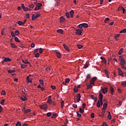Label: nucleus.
I'll return each mask as SVG.
<instances>
[{"label": "nucleus", "mask_w": 126, "mask_h": 126, "mask_svg": "<svg viewBox=\"0 0 126 126\" xmlns=\"http://www.w3.org/2000/svg\"><path fill=\"white\" fill-rule=\"evenodd\" d=\"M83 30H82L81 29H78L75 30V31H76V34L79 35V36H80V35H81L82 34Z\"/></svg>", "instance_id": "f257e3e1"}, {"label": "nucleus", "mask_w": 126, "mask_h": 126, "mask_svg": "<svg viewBox=\"0 0 126 126\" xmlns=\"http://www.w3.org/2000/svg\"><path fill=\"white\" fill-rule=\"evenodd\" d=\"M119 61H120V64H126V60L122 56L119 57Z\"/></svg>", "instance_id": "f03ea898"}, {"label": "nucleus", "mask_w": 126, "mask_h": 126, "mask_svg": "<svg viewBox=\"0 0 126 126\" xmlns=\"http://www.w3.org/2000/svg\"><path fill=\"white\" fill-rule=\"evenodd\" d=\"M102 105L103 100H98L96 104V106L97 107V108H100V106H102Z\"/></svg>", "instance_id": "7ed1b4c3"}, {"label": "nucleus", "mask_w": 126, "mask_h": 126, "mask_svg": "<svg viewBox=\"0 0 126 126\" xmlns=\"http://www.w3.org/2000/svg\"><path fill=\"white\" fill-rule=\"evenodd\" d=\"M96 80H97V78L96 77H93L90 81L91 84L94 85V84H95V82H94V81H96Z\"/></svg>", "instance_id": "20e7f679"}, {"label": "nucleus", "mask_w": 126, "mask_h": 126, "mask_svg": "<svg viewBox=\"0 0 126 126\" xmlns=\"http://www.w3.org/2000/svg\"><path fill=\"white\" fill-rule=\"evenodd\" d=\"M39 108H40V109H42V110H46V109L48 108V105L47 104L39 105Z\"/></svg>", "instance_id": "39448f33"}, {"label": "nucleus", "mask_w": 126, "mask_h": 126, "mask_svg": "<svg viewBox=\"0 0 126 126\" xmlns=\"http://www.w3.org/2000/svg\"><path fill=\"white\" fill-rule=\"evenodd\" d=\"M52 96L51 95L48 96V98L47 99V103H49V104H50V105H51V104H52Z\"/></svg>", "instance_id": "423d86ee"}, {"label": "nucleus", "mask_w": 126, "mask_h": 126, "mask_svg": "<svg viewBox=\"0 0 126 126\" xmlns=\"http://www.w3.org/2000/svg\"><path fill=\"white\" fill-rule=\"evenodd\" d=\"M118 69L119 75L121 76H123L124 75V73L123 72V71H122V70L120 68H118Z\"/></svg>", "instance_id": "0eeeda50"}, {"label": "nucleus", "mask_w": 126, "mask_h": 126, "mask_svg": "<svg viewBox=\"0 0 126 126\" xmlns=\"http://www.w3.org/2000/svg\"><path fill=\"white\" fill-rule=\"evenodd\" d=\"M63 46L64 47V48L65 49V50H66V51H67V52H69V48H68V46H66V45L65 44H63Z\"/></svg>", "instance_id": "6e6552de"}, {"label": "nucleus", "mask_w": 126, "mask_h": 126, "mask_svg": "<svg viewBox=\"0 0 126 126\" xmlns=\"http://www.w3.org/2000/svg\"><path fill=\"white\" fill-rule=\"evenodd\" d=\"M81 98V95H80V94H77V100L78 102H79L80 101V98Z\"/></svg>", "instance_id": "1a4fd4ad"}, {"label": "nucleus", "mask_w": 126, "mask_h": 126, "mask_svg": "<svg viewBox=\"0 0 126 126\" xmlns=\"http://www.w3.org/2000/svg\"><path fill=\"white\" fill-rule=\"evenodd\" d=\"M10 44L12 48H13L14 49H16V48H17V46H16V45H15L14 43H10Z\"/></svg>", "instance_id": "9d476101"}, {"label": "nucleus", "mask_w": 126, "mask_h": 126, "mask_svg": "<svg viewBox=\"0 0 126 126\" xmlns=\"http://www.w3.org/2000/svg\"><path fill=\"white\" fill-rule=\"evenodd\" d=\"M107 92H108V88H104L102 89V93L103 94L107 93Z\"/></svg>", "instance_id": "9b49d317"}, {"label": "nucleus", "mask_w": 126, "mask_h": 126, "mask_svg": "<svg viewBox=\"0 0 126 126\" xmlns=\"http://www.w3.org/2000/svg\"><path fill=\"white\" fill-rule=\"evenodd\" d=\"M103 108L102 109V110H105L106 109H107V107H108V104H107V103H104L103 105Z\"/></svg>", "instance_id": "f8f14e48"}, {"label": "nucleus", "mask_w": 126, "mask_h": 126, "mask_svg": "<svg viewBox=\"0 0 126 126\" xmlns=\"http://www.w3.org/2000/svg\"><path fill=\"white\" fill-rule=\"evenodd\" d=\"M20 99L22 100V101H26V100H27V98L25 97V95L21 96Z\"/></svg>", "instance_id": "ddd939ff"}, {"label": "nucleus", "mask_w": 126, "mask_h": 126, "mask_svg": "<svg viewBox=\"0 0 126 126\" xmlns=\"http://www.w3.org/2000/svg\"><path fill=\"white\" fill-rule=\"evenodd\" d=\"M11 62V60L8 58H5L4 60H3L2 62Z\"/></svg>", "instance_id": "4468645a"}, {"label": "nucleus", "mask_w": 126, "mask_h": 126, "mask_svg": "<svg viewBox=\"0 0 126 126\" xmlns=\"http://www.w3.org/2000/svg\"><path fill=\"white\" fill-rule=\"evenodd\" d=\"M58 117V114L55 113L52 115L51 119H55Z\"/></svg>", "instance_id": "2eb2a0df"}, {"label": "nucleus", "mask_w": 126, "mask_h": 126, "mask_svg": "<svg viewBox=\"0 0 126 126\" xmlns=\"http://www.w3.org/2000/svg\"><path fill=\"white\" fill-rule=\"evenodd\" d=\"M22 63H26V64H30V63H29V62H28V61L27 60H22Z\"/></svg>", "instance_id": "dca6fc26"}, {"label": "nucleus", "mask_w": 126, "mask_h": 126, "mask_svg": "<svg viewBox=\"0 0 126 126\" xmlns=\"http://www.w3.org/2000/svg\"><path fill=\"white\" fill-rule=\"evenodd\" d=\"M57 32H58V33H60L61 34H63V31L62 29L58 30Z\"/></svg>", "instance_id": "f3484780"}, {"label": "nucleus", "mask_w": 126, "mask_h": 126, "mask_svg": "<svg viewBox=\"0 0 126 126\" xmlns=\"http://www.w3.org/2000/svg\"><path fill=\"white\" fill-rule=\"evenodd\" d=\"M99 101L103 100V94H101V93H99Z\"/></svg>", "instance_id": "a211bd4d"}, {"label": "nucleus", "mask_w": 126, "mask_h": 126, "mask_svg": "<svg viewBox=\"0 0 126 126\" xmlns=\"http://www.w3.org/2000/svg\"><path fill=\"white\" fill-rule=\"evenodd\" d=\"M123 52H124V49L122 48L119 50L118 55H122V54H123Z\"/></svg>", "instance_id": "6ab92c4d"}, {"label": "nucleus", "mask_w": 126, "mask_h": 126, "mask_svg": "<svg viewBox=\"0 0 126 126\" xmlns=\"http://www.w3.org/2000/svg\"><path fill=\"white\" fill-rule=\"evenodd\" d=\"M100 59L103 61V63H107V61H106V59H105L103 57H100Z\"/></svg>", "instance_id": "aec40b11"}, {"label": "nucleus", "mask_w": 126, "mask_h": 126, "mask_svg": "<svg viewBox=\"0 0 126 126\" xmlns=\"http://www.w3.org/2000/svg\"><path fill=\"white\" fill-rule=\"evenodd\" d=\"M15 38V41L16 42H18V43H20V40H19V39H18V37H16V36H15L14 37Z\"/></svg>", "instance_id": "412c9836"}, {"label": "nucleus", "mask_w": 126, "mask_h": 126, "mask_svg": "<svg viewBox=\"0 0 126 126\" xmlns=\"http://www.w3.org/2000/svg\"><path fill=\"white\" fill-rule=\"evenodd\" d=\"M64 17L63 16H61L60 18V21L61 22H63L64 21Z\"/></svg>", "instance_id": "4be33fe9"}, {"label": "nucleus", "mask_w": 126, "mask_h": 126, "mask_svg": "<svg viewBox=\"0 0 126 126\" xmlns=\"http://www.w3.org/2000/svg\"><path fill=\"white\" fill-rule=\"evenodd\" d=\"M108 118L109 120H112V116L111 115V113L108 111Z\"/></svg>", "instance_id": "5701e85b"}, {"label": "nucleus", "mask_w": 126, "mask_h": 126, "mask_svg": "<svg viewBox=\"0 0 126 126\" xmlns=\"http://www.w3.org/2000/svg\"><path fill=\"white\" fill-rule=\"evenodd\" d=\"M110 91L112 94H113L114 92H115V90H114V88L112 87L110 88Z\"/></svg>", "instance_id": "b1692460"}, {"label": "nucleus", "mask_w": 126, "mask_h": 126, "mask_svg": "<svg viewBox=\"0 0 126 126\" xmlns=\"http://www.w3.org/2000/svg\"><path fill=\"white\" fill-rule=\"evenodd\" d=\"M79 112L81 113V114H83V113H84V109L80 108L79 109Z\"/></svg>", "instance_id": "393cba45"}, {"label": "nucleus", "mask_w": 126, "mask_h": 126, "mask_svg": "<svg viewBox=\"0 0 126 126\" xmlns=\"http://www.w3.org/2000/svg\"><path fill=\"white\" fill-rule=\"evenodd\" d=\"M20 34V32H19V31L18 30H17L15 32V35L16 36H18V35H19Z\"/></svg>", "instance_id": "a878e982"}, {"label": "nucleus", "mask_w": 126, "mask_h": 126, "mask_svg": "<svg viewBox=\"0 0 126 126\" xmlns=\"http://www.w3.org/2000/svg\"><path fill=\"white\" fill-rule=\"evenodd\" d=\"M17 24H18L19 25H23V22L22 21H19L17 22Z\"/></svg>", "instance_id": "bb28decb"}, {"label": "nucleus", "mask_w": 126, "mask_h": 126, "mask_svg": "<svg viewBox=\"0 0 126 126\" xmlns=\"http://www.w3.org/2000/svg\"><path fill=\"white\" fill-rule=\"evenodd\" d=\"M83 27H84L85 28H87V27H88V24L86 23H83Z\"/></svg>", "instance_id": "cd10ccee"}, {"label": "nucleus", "mask_w": 126, "mask_h": 126, "mask_svg": "<svg viewBox=\"0 0 126 126\" xmlns=\"http://www.w3.org/2000/svg\"><path fill=\"white\" fill-rule=\"evenodd\" d=\"M36 19V16H35V14H32V20L34 21Z\"/></svg>", "instance_id": "c85d7f7f"}, {"label": "nucleus", "mask_w": 126, "mask_h": 126, "mask_svg": "<svg viewBox=\"0 0 126 126\" xmlns=\"http://www.w3.org/2000/svg\"><path fill=\"white\" fill-rule=\"evenodd\" d=\"M61 107H62V108L63 109V105H64V101L62 100L61 101Z\"/></svg>", "instance_id": "c756f323"}, {"label": "nucleus", "mask_w": 126, "mask_h": 126, "mask_svg": "<svg viewBox=\"0 0 126 126\" xmlns=\"http://www.w3.org/2000/svg\"><path fill=\"white\" fill-rule=\"evenodd\" d=\"M8 73H12L13 72H15V70H8Z\"/></svg>", "instance_id": "7c9ffc66"}, {"label": "nucleus", "mask_w": 126, "mask_h": 126, "mask_svg": "<svg viewBox=\"0 0 126 126\" xmlns=\"http://www.w3.org/2000/svg\"><path fill=\"white\" fill-rule=\"evenodd\" d=\"M56 55L58 59H61V53H56Z\"/></svg>", "instance_id": "2f4dec72"}, {"label": "nucleus", "mask_w": 126, "mask_h": 126, "mask_svg": "<svg viewBox=\"0 0 126 126\" xmlns=\"http://www.w3.org/2000/svg\"><path fill=\"white\" fill-rule=\"evenodd\" d=\"M77 114V117H78L79 118H81V114H79V112L77 111L76 112Z\"/></svg>", "instance_id": "473e14b6"}, {"label": "nucleus", "mask_w": 126, "mask_h": 126, "mask_svg": "<svg viewBox=\"0 0 126 126\" xmlns=\"http://www.w3.org/2000/svg\"><path fill=\"white\" fill-rule=\"evenodd\" d=\"M36 6L39 7L40 8H41V6H42V3H38L36 4Z\"/></svg>", "instance_id": "72a5a7b5"}, {"label": "nucleus", "mask_w": 126, "mask_h": 126, "mask_svg": "<svg viewBox=\"0 0 126 126\" xmlns=\"http://www.w3.org/2000/svg\"><path fill=\"white\" fill-rule=\"evenodd\" d=\"M120 33H126V29H124L120 32Z\"/></svg>", "instance_id": "f704fd0d"}, {"label": "nucleus", "mask_w": 126, "mask_h": 126, "mask_svg": "<svg viewBox=\"0 0 126 126\" xmlns=\"http://www.w3.org/2000/svg\"><path fill=\"white\" fill-rule=\"evenodd\" d=\"M69 81H70V79H69V78H66L65 80V82L66 83H68V82H69Z\"/></svg>", "instance_id": "c9c22d12"}, {"label": "nucleus", "mask_w": 126, "mask_h": 126, "mask_svg": "<svg viewBox=\"0 0 126 126\" xmlns=\"http://www.w3.org/2000/svg\"><path fill=\"white\" fill-rule=\"evenodd\" d=\"M16 126H21V123L18 121L16 124Z\"/></svg>", "instance_id": "e433bc0d"}, {"label": "nucleus", "mask_w": 126, "mask_h": 126, "mask_svg": "<svg viewBox=\"0 0 126 126\" xmlns=\"http://www.w3.org/2000/svg\"><path fill=\"white\" fill-rule=\"evenodd\" d=\"M65 16H66L67 18H69V13H68V12H66L65 13Z\"/></svg>", "instance_id": "4c0bfd02"}, {"label": "nucleus", "mask_w": 126, "mask_h": 126, "mask_svg": "<svg viewBox=\"0 0 126 126\" xmlns=\"http://www.w3.org/2000/svg\"><path fill=\"white\" fill-rule=\"evenodd\" d=\"M72 107H73L74 109H77V105L75 104V103H73V104Z\"/></svg>", "instance_id": "58836bf2"}, {"label": "nucleus", "mask_w": 126, "mask_h": 126, "mask_svg": "<svg viewBox=\"0 0 126 126\" xmlns=\"http://www.w3.org/2000/svg\"><path fill=\"white\" fill-rule=\"evenodd\" d=\"M105 113H106V111L103 110L102 111L101 114V117H104V115H105Z\"/></svg>", "instance_id": "ea45409f"}, {"label": "nucleus", "mask_w": 126, "mask_h": 126, "mask_svg": "<svg viewBox=\"0 0 126 126\" xmlns=\"http://www.w3.org/2000/svg\"><path fill=\"white\" fill-rule=\"evenodd\" d=\"M92 87H93V86H92L91 84H89L87 86L88 89H90V88H92Z\"/></svg>", "instance_id": "a19ab883"}, {"label": "nucleus", "mask_w": 126, "mask_h": 126, "mask_svg": "<svg viewBox=\"0 0 126 126\" xmlns=\"http://www.w3.org/2000/svg\"><path fill=\"white\" fill-rule=\"evenodd\" d=\"M27 66L24 64H21V68H25V67H27Z\"/></svg>", "instance_id": "79ce46f5"}, {"label": "nucleus", "mask_w": 126, "mask_h": 126, "mask_svg": "<svg viewBox=\"0 0 126 126\" xmlns=\"http://www.w3.org/2000/svg\"><path fill=\"white\" fill-rule=\"evenodd\" d=\"M28 7H30L31 8H34V4H31L30 5H29Z\"/></svg>", "instance_id": "37998d69"}, {"label": "nucleus", "mask_w": 126, "mask_h": 126, "mask_svg": "<svg viewBox=\"0 0 126 126\" xmlns=\"http://www.w3.org/2000/svg\"><path fill=\"white\" fill-rule=\"evenodd\" d=\"M119 37H120V34H118L117 35H116V36H115L114 38L115 39H116V41H117L118 39V38H119Z\"/></svg>", "instance_id": "c03bdc74"}, {"label": "nucleus", "mask_w": 126, "mask_h": 126, "mask_svg": "<svg viewBox=\"0 0 126 126\" xmlns=\"http://www.w3.org/2000/svg\"><path fill=\"white\" fill-rule=\"evenodd\" d=\"M1 94L2 95H5V94H6V93H5V91H2L1 92Z\"/></svg>", "instance_id": "a18cd8bd"}, {"label": "nucleus", "mask_w": 126, "mask_h": 126, "mask_svg": "<svg viewBox=\"0 0 126 126\" xmlns=\"http://www.w3.org/2000/svg\"><path fill=\"white\" fill-rule=\"evenodd\" d=\"M39 82L40 84H42L44 86V81L43 80H39Z\"/></svg>", "instance_id": "49530a36"}, {"label": "nucleus", "mask_w": 126, "mask_h": 126, "mask_svg": "<svg viewBox=\"0 0 126 126\" xmlns=\"http://www.w3.org/2000/svg\"><path fill=\"white\" fill-rule=\"evenodd\" d=\"M31 111V110H30V109L26 110L25 112H24V114H27V113H30Z\"/></svg>", "instance_id": "de8ad7c7"}, {"label": "nucleus", "mask_w": 126, "mask_h": 126, "mask_svg": "<svg viewBox=\"0 0 126 126\" xmlns=\"http://www.w3.org/2000/svg\"><path fill=\"white\" fill-rule=\"evenodd\" d=\"M39 57H40V54L39 53H36L35 55V58H39Z\"/></svg>", "instance_id": "09e8293b"}, {"label": "nucleus", "mask_w": 126, "mask_h": 126, "mask_svg": "<svg viewBox=\"0 0 126 126\" xmlns=\"http://www.w3.org/2000/svg\"><path fill=\"white\" fill-rule=\"evenodd\" d=\"M78 28H83V24H80V25H78Z\"/></svg>", "instance_id": "8fccbe9b"}, {"label": "nucleus", "mask_w": 126, "mask_h": 126, "mask_svg": "<svg viewBox=\"0 0 126 126\" xmlns=\"http://www.w3.org/2000/svg\"><path fill=\"white\" fill-rule=\"evenodd\" d=\"M91 77V75H90V74H89L87 75L86 79H89V78H90Z\"/></svg>", "instance_id": "3c124183"}, {"label": "nucleus", "mask_w": 126, "mask_h": 126, "mask_svg": "<svg viewBox=\"0 0 126 126\" xmlns=\"http://www.w3.org/2000/svg\"><path fill=\"white\" fill-rule=\"evenodd\" d=\"M52 116V113L48 112L47 113V117H51Z\"/></svg>", "instance_id": "603ef678"}, {"label": "nucleus", "mask_w": 126, "mask_h": 126, "mask_svg": "<svg viewBox=\"0 0 126 126\" xmlns=\"http://www.w3.org/2000/svg\"><path fill=\"white\" fill-rule=\"evenodd\" d=\"M109 20H110V19H109V18H106L104 20L105 23H107V21H109Z\"/></svg>", "instance_id": "864d4df0"}, {"label": "nucleus", "mask_w": 126, "mask_h": 126, "mask_svg": "<svg viewBox=\"0 0 126 126\" xmlns=\"http://www.w3.org/2000/svg\"><path fill=\"white\" fill-rule=\"evenodd\" d=\"M70 15L74 14V11L73 10H71L69 12Z\"/></svg>", "instance_id": "5fc2aeb1"}, {"label": "nucleus", "mask_w": 126, "mask_h": 126, "mask_svg": "<svg viewBox=\"0 0 126 126\" xmlns=\"http://www.w3.org/2000/svg\"><path fill=\"white\" fill-rule=\"evenodd\" d=\"M104 71V73H105L106 75L107 74H109V72H108V70H107V69H105Z\"/></svg>", "instance_id": "6e6d98bb"}, {"label": "nucleus", "mask_w": 126, "mask_h": 126, "mask_svg": "<svg viewBox=\"0 0 126 126\" xmlns=\"http://www.w3.org/2000/svg\"><path fill=\"white\" fill-rule=\"evenodd\" d=\"M123 8H124V7L120 6L118 8V10H123Z\"/></svg>", "instance_id": "4d7b16f0"}, {"label": "nucleus", "mask_w": 126, "mask_h": 126, "mask_svg": "<svg viewBox=\"0 0 126 126\" xmlns=\"http://www.w3.org/2000/svg\"><path fill=\"white\" fill-rule=\"evenodd\" d=\"M11 35L12 37H15V34H14V32H11Z\"/></svg>", "instance_id": "13d9d810"}, {"label": "nucleus", "mask_w": 126, "mask_h": 126, "mask_svg": "<svg viewBox=\"0 0 126 126\" xmlns=\"http://www.w3.org/2000/svg\"><path fill=\"white\" fill-rule=\"evenodd\" d=\"M120 65L122 68H125V65H126V64H120Z\"/></svg>", "instance_id": "bf43d9fd"}, {"label": "nucleus", "mask_w": 126, "mask_h": 126, "mask_svg": "<svg viewBox=\"0 0 126 126\" xmlns=\"http://www.w3.org/2000/svg\"><path fill=\"white\" fill-rule=\"evenodd\" d=\"M31 48H35V44H34V43H32L31 44Z\"/></svg>", "instance_id": "052dcab7"}, {"label": "nucleus", "mask_w": 126, "mask_h": 126, "mask_svg": "<svg viewBox=\"0 0 126 126\" xmlns=\"http://www.w3.org/2000/svg\"><path fill=\"white\" fill-rule=\"evenodd\" d=\"M122 85L123 86H125V87H126V82H124L122 83Z\"/></svg>", "instance_id": "680f3d73"}, {"label": "nucleus", "mask_w": 126, "mask_h": 126, "mask_svg": "<svg viewBox=\"0 0 126 126\" xmlns=\"http://www.w3.org/2000/svg\"><path fill=\"white\" fill-rule=\"evenodd\" d=\"M3 103H4V99H2L1 101H0V104L1 105H2V104H3Z\"/></svg>", "instance_id": "e2e57ef3"}, {"label": "nucleus", "mask_w": 126, "mask_h": 126, "mask_svg": "<svg viewBox=\"0 0 126 126\" xmlns=\"http://www.w3.org/2000/svg\"><path fill=\"white\" fill-rule=\"evenodd\" d=\"M40 8L39 7H37V6H36V7L34 8V10H39V9H40Z\"/></svg>", "instance_id": "0e129e2a"}, {"label": "nucleus", "mask_w": 126, "mask_h": 126, "mask_svg": "<svg viewBox=\"0 0 126 126\" xmlns=\"http://www.w3.org/2000/svg\"><path fill=\"white\" fill-rule=\"evenodd\" d=\"M26 17L27 18H29L30 17V14H26Z\"/></svg>", "instance_id": "69168bd1"}, {"label": "nucleus", "mask_w": 126, "mask_h": 126, "mask_svg": "<svg viewBox=\"0 0 126 126\" xmlns=\"http://www.w3.org/2000/svg\"><path fill=\"white\" fill-rule=\"evenodd\" d=\"M101 126H108V125H107V123H106V122H104Z\"/></svg>", "instance_id": "338daca9"}, {"label": "nucleus", "mask_w": 126, "mask_h": 126, "mask_svg": "<svg viewBox=\"0 0 126 126\" xmlns=\"http://www.w3.org/2000/svg\"><path fill=\"white\" fill-rule=\"evenodd\" d=\"M77 47H78V49H81L82 48V45L78 44L77 45Z\"/></svg>", "instance_id": "774afa93"}]
</instances>
